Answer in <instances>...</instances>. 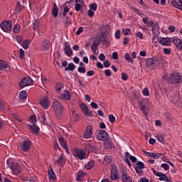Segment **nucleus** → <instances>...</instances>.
I'll list each match as a JSON object with an SVG mask.
<instances>
[{"label":"nucleus","instance_id":"27","mask_svg":"<svg viewBox=\"0 0 182 182\" xmlns=\"http://www.w3.org/2000/svg\"><path fill=\"white\" fill-rule=\"evenodd\" d=\"M28 126L31 129V130L33 132V133H35V134H39V127L36 126V124H33V125H31L28 124Z\"/></svg>","mask_w":182,"mask_h":182},{"label":"nucleus","instance_id":"46","mask_svg":"<svg viewBox=\"0 0 182 182\" xmlns=\"http://www.w3.org/2000/svg\"><path fill=\"white\" fill-rule=\"evenodd\" d=\"M90 10H92L94 11H97V4L94 3L90 5Z\"/></svg>","mask_w":182,"mask_h":182},{"label":"nucleus","instance_id":"3","mask_svg":"<svg viewBox=\"0 0 182 182\" xmlns=\"http://www.w3.org/2000/svg\"><path fill=\"white\" fill-rule=\"evenodd\" d=\"M151 171H153L154 176H156V177H159V181H165V182H171V180L166 173H163L160 171H156L154 168H151Z\"/></svg>","mask_w":182,"mask_h":182},{"label":"nucleus","instance_id":"14","mask_svg":"<svg viewBox=\"0 0 182 182\" xmlns=\"http://www.w3.org/2000/svg\"><path fill=\"white\" fill-rule=\"evenodd\" d=\"M80 107L82 110L85 116H88L89 117H90L93 114L92 111L89 110V107L85 104H81L80 105Z\"/></svg>","mask_w":182,"mask_h":182},{"label":"nucleus","instance_id":"43","mask_svg":"<svg viewBox=\"0 0 182 182\" xmlns=\"http://www.w3.org/2000/svg\"><path fill=\"white\" fill-rule=\"evenodd\" d=\"M135 167H136L138 168H142V169L146 168V166L144 165V163H143L141 161H138L136 163V166H135Z\"/></svg>","mask_w":182,"mask_h":182},{"label":"nucleus","instance_id":"41","mask_svg":"<svg viewBox=\"0 0 182 182\" xmlns=\"http://www.w3.org/2000/svg\"><path fill=\"white\" fill-rule=\"evenodd\" d=\"M75 64H73V63H70L68 64V67H66L65 68V70H75Z\"/></svg>","mask_w":182,"mask_h":182},{"label":"nucleus","instance_id":"53","mask_svg":"<svg viewBox=\"0 0 182 182\" xmlns=\"http://www.w3.org/2000/svg\"><path fill=\"white\" fill-rule=\"evenodd\" d=\"M55 89L57 92H60V90H62V84H60V82L56 83Z\"/></svg>","mask_w":182,"mask_h":182},{"label":"nucleus","instance_id":"29","mask_svg":"<svg viewBox=\"0 0 182 182\" xmlns=\"http://www.w3.org/2000/svg\"><path fill=\"white\" fill-rule=\"evenodd\" d=\"M112 160L113 158H112L111 156H105L104 157L103 164H105V166H107V164H110V163H112Z\"/></svg>","mask_w":182,"mask_h":182},{"label":"nucleus","instance_id":"20","mask_svg":"<svg viewBox=\"0 0 182 182\" xmlns=\"http://www.w3.org/2000/svg\"><path fill=\"white\" fill-rule=\"evenodd\" d=\"M93 136V128L92 126H87L84 134V139H90Z\"/></svg>","mask_w":182,"mask_h":182},{"label":"nucleus","instance_id":"58","mask_svg":"<svg viewBox=\"0 0 182 182\" xmlns=\"http://www.w3.org/2000/svg\"><path fill=\"white\" fill-rule=\"evenodd\" d=\"M16 41L18 42V43H21L22 41H23V38L21 36H16Z\"/></svg>","mask_w":182,"mask_h":182},{"label":"nucleus","instance_id":"51","mask_svg":"<svg viewBox=\"0 0 182 182\" xmlns=\"http://www.w3.org/2000/svg\"><path fill=\"white\" fill-rule=\"evenodd\" d=\"M5 101L4 100H0V110H4L5 109Z\"/></svg>","mask_w":182,"mask_h":182},{"label":"nucleus","instance_id":"34","mask_svg":"<svg viewBox=\"0 0 182 182\" xmlns=\"http://www.w3.org/2000/svg\"><path fill=\"white\" fill-rule=\"evenodd\" d=\"M48 178H50V180H55V178H56V175L55 172H53V169L48 171Z\"/></svg>","mask_w":182,"mask_h":182},{"label":"nucleus","instance_id":"4","mask_svg":"<svg viewBox=\"0 0 182 182\" xmlns=\"http://www.w3.org/2000/svg\"><path fill=\"white\" fill-rule=\"evenodd\" d=\"M74 157H77V159H79V160H85L87 159L86 151L85 149H75L74 150Z\"/></svg>","mask_w":182,"mask_h":182},{"label":"nucleus","instance_id":"9","mask_svg":"<svg viewBox=\"0 0 182 182\" xmlns=\"http://www.w3.org/2000/svg\"><path fill=\"white\" fill-rule=\"evenodd\" d=\"M20 149L22 151H28L31 150V140L27 139L20 144Z\"/></svg>","mask_w":182,"mask_h":182},{"label":"nucleus","instance_id":"17","mask_svg":"<svg viewBox=\"0 0 182 182\" xmlns=\"http://www.w3.org/2000/svg\"><path fill=\"white\" fill-rule=\"evenodd\" d=\"M58 141L60 146L64 149V150H65L66 153L69 154V147H68V142L66 141V139L61 136L58 139Z\"/></svg>","mask_w":182,"mask_h":182},{"label":"nucleus","instance_id":"31","mask_svg":"<svg viewBox=\"0 0 182 182\" xmlns=\"http://www.w3.org/2000/svg\"><path fill=\"white\" fill-rule=\"evenodd\" d=\"M41 22L39 20H35L34 22L33 23V31H39V25Z\"/></svg>","mask_w":182,"mask_h":182},{"label":"nucleus","instance_id":"36","mask_svg":"<svg viewBox=\"0 0 182 182\" xmlns=\"http://www.w3.org/2000/svg\"><path fill=\"white\" fill-rule=\"evenodd\" d=\"M159 29H160V27L159 26V23H156L153 25V27H152L153 33L157 34Z\"/></svg>","mask_w":182,"mask_h":182},{"label":"nucleus","instance_id":"38","mask_svg":"<svg viewBox=\"0 0 182 182\" xmlns=\"http://www.w3.org/2000/svg\"><path fill=\"white\" fill-rule=\"evenodd\" d=\"M124 58H125V60H127V62H129V63H133V62H134L133 58L130 57V54L129 53H125Z\"/></svg>","mask_w":182,"mask_h":182},{"label":"nucleus","instance_id":"52","mask_svg":"<svg viewBox=\"0 0 182 182\" xmlns=\"http://www.w3.org/2000/svg\"><path fill=\"white\" fill-rule=\"evenodd\" d=\"M121 76L122 80H129V75L126 73H122Z\"/></svg>","mask_w":182,"mask_h":182},{"label":"nucleus","instance_id":"56","mask_svg":"<svg viewBox=\"0 0 182 182\" xmlns=\"http://www.w3.org/2000/svg\"><path fill=\"white\" fill-rule=\"evenodd\" d=\"M131 31L132 30L130 28H125L122 31V32H123L124 36H127V35H129V33H130Z\"/></svg>","mask_w":182,"mask_h":182},{"label":"nucleus","instance_id":"64","mask_svg":"<svg viewBox=\"0 0 182 182\" xmlns=\"http://www.w3.org/2000/svg\"><path fill=\"white\" fill-rule=\"evenodd\" d=\"M136 36L139 38V39H143V33L141 32H138L136 34Z\"/></svg>","mask_w":182,"mask_h":182},{"label":"nucleus","instance_id":"18","mask_svg":"<svg viewBox=\"0 0 182 182\" xmlns=\"http://www.w3.org/2000/svg\"><path fill=\"white\" fill-rule=\"evenodd\" d=\"M53 107L56 112L60 113V112H63V105L56 100L53 102Z\"/></svg>","mask_w":182,"mask_h":182},{"label":"nucleus","instance_id":"32","mask_svg":"<svg viewBox=\"0 0 182 182\" xmlns=\"http://www.w3.org/2000/svg\"><path fill=\"white\" fill-rule=\"evenodd\" d=\"M85 167L87 170H92V168L95 167L94 161H89L87 164L85 165Z\"/></svg>","mask_w":182,"mask_h":182},{"label":"nucleus","instance_id":"49","mask_svg":"<svg viewBox=\"0 0 182 182\" xmlns=\"http://www.w3.org/2000/svg\"><path fill=\"white\" fill-rule=\"evenodd\" d=\"M91 50L93 52V53L96 54V51L97 50V44L96 43L92 44Z\"/></svg>","mask_w":182,"mask_h":182},{"label":"nucleus","instance_id":"60","mask_svg":"<svg viewBox=\"0 0 182 182\" xmlns=\"http://www.w3.org/2000/svg\"><path fill=\"white\" fill-rule=\"evenodd\" d=\"M66 21H65V26H69L70 25H72V20L70 18L66 17Z\"/></svg>","mask_w":182,"mask_h":182},{"label":"nucleus","instance_id":"5","mask_svg":"<svg viewBox=\"0 0 182 182\" xmlns=\"http://www.w3.org/2000/svg\"><path fill=\"white\" fill-rule=\"evenodd\" d=\"M9 167L14 176H18V174H21L22 169L21 168V165L17 162H12Z\"/></svg>","mask_w":182,"mask_h":182},{"label":"nucleus","instance_id":"2","mask_svg":"<svg viewBox=\"0 0 182 182\" xmlns=\"http://www.w3.org/2000/svg\"><path fill=\"white\" fill-rule=\"evenodd\" d=\"M0 28L3 32L10 33L12 32V20H4L0 24Z\"/></svg>","mask_w":182,"mask_h":182},{"label":"nucleus","instance_id":"21","mask_svg":"<svg viewBox=\"0 0 182 182\" xmlns=\"http://www.w3.org/2000/svg\"><path fill=\"white\" fill-rule=\"evenodd\" d=\"M76 176V181H82L83 180V177H86L87 176V173L83 171V170H80L78 172L75 173Z\"/></svg>","mask_w":182,"mask_h":182},{"label":"nucleus","instance_id":"1","mask_svg":"<svg viewBox=\"0 0 182 182\" xmlns=\"http://www.w3.org/2000/svg\"><path fill=\"white\" fill-rule=\"evenodd\" d=\"M164 79L170 83V85H177L181 83L182 75H180L177 71L171 73L168 75H164Z\"/></svg>","mask_w":182,"mask_h":182},{"label":"nucleus","instance_id":"16","mask_svg":"<svg viewBox=\"0 0 182 182\" xmlns=\"http://www.w3.org/2000/svg\"><path fill=\"white\" fill-rule=\"evenodd\" d=\"M172 42L178 50H182V40L181 39H180L178 37H175L172 39Z\"/></svg>","mask_w":182,"mask_h":182},{"label":"nucleus","instance_id":"42","mask_svg":"<svg viewBox=\"0 0 182 182\" xmlns=\"http://www.w3.org/2000/svg\"><path fill=\"white\" fill-rule=\"evenodd\" d=\"M29 120L33 124H36V123L38 122V121L36 120V116L35 115L30 116Z\"/></svg>","mask_w":182,"mask_h":182},{"label":"nucleus","instance_id":"19","mask_svg":"<svg viewBox=\"0 0 182 182\" xmlns=\"http://www.w3.org/2000/svg\"><path fill=\"white\" fill-rule=\"evenodd\" d=\"M40 105L43 109H49V97H44L40 100Z\"/></svg>","mask_w":182,"mask_h":182},{"label":"nucleus","instance_id":"50","mask_svg":"<svg viewBox=\"0 0 182 182\" xmlns=\"http://www.w3.org/2000/svg\"><path fill=\"white\" fill-rule=\"evenodd\" d=\"M161 167L164 169L166 171L170 170V166L167 164H162Z\"/></svg>","mask_w":182,"mask_h":182},{"label":"nucleus","instance_id":"7","mask_svg":"<svg viewBox=\"0 0 182 182\" xmlns=\"http://www.w3.org/2000/svg\"><path fill=\"white\" fill-rule=\"evenodd\" d=\"M121 180L123 182H133L132 177L127 175V170L125 168L121 169Z\"/></svg>","mask_w":182,"mask_h":182},{"label":"nucleus","instance_id":"11","mask_svg":"<svg viewBox=\"0 0 182 182\" xmlns=\"http://www.w3.org/2000/svg\"><path fill=\"white\" fill-rule=\"evenodd\" d=\"M147 102L146 100H141L139 102V109L141 110L142 113L145 115L147 116L149 113V109L147 108Z\"/></svg>","mask_w":182,"mask_h":182},{"label":"nucleus","instance_id":"59","mask_svg":"<svg viewBox=\"0 0 182 182\" xmlns=\"http://www.w3.org/2000/svg\"><path fill=\"white\" fill-rule=\"evenodd\" d=\"M69 12V8L68 6H65L63 9V16H66V14Z\"/></svg>","mask_w":182,"mask_h":182},{"label":"nucleus","instance_id":"40","mask_svg":"<svg viewBox=\"0 0 182 182\" xmlns=\"http://www.w3.org/2000/svg\"><path fill=\"white\" fill-rule=\"evenodd\" d=\"M87 149L89 153H93L95 151V145H92L91 144H87Z\"/></svg>","mask_w":182,"mask_h":182},{"label":"nucleus","instance_id":"57","mask_svg":"<svg viewBox=\"0 0 182 182\" xmlns=\"http://www.w3.org/2000/svg\"><path fill=\"white\" fill-rule=\"evenodd\" d=\"M104 73H105V76H108V77L112 76V70H109V69L105 70L104 71Z\"/></svg>","mask_w":182,"mask_h":182},{"label":"nucleus","instance_id":"28","mask_svg":"<svg viewBox=\"0 0 182 182\" xmlns=\"http://www.w3.org/2000/svg\"><path fill=\"white\" fill-rule=\"evenodd\" d=\"M142 21L144 23L147 25L148 28H151V26L154 25V22L153 21V20L149 21V18L147 17H144L142 18Z\"/></svg>","mask_w":182,"mask_h":182},{"label":"nucleus","instance_id":"13","mask_svg":"<svg viewBox=\"0 0 182 182\" xmlns=\"http://www.w3.org/2000/svg\"><path fill=\"white\" fill-rule=\"evenodd\" d=\"M0 70H6V72L11 71V66H9L8 62L0 60Z\"/></svg>","mask_w":182,"mask_h":182},{"label":"nucleus","instance_id":"37","mask_svg":"<svg viewBox=\"0 0 182 182\" xmlns=\"http://www.w3.org/2000/svg\"><path fill=\"white\" fill-rule=\"evenodd\" d=\"M29 45H31V41L25 40L22 43V48L24 49H29Z\"/></svg>","mask_w":182,"mask_h":182},{"label":"nucleus","instance_id":"48","mask_svg":"<svg viewBox=\"0 0 182 182\" xmlns=\"http://www.w3.org/2000/svg\"><path fill=\"white\" fill-rule=\"evenodd\" d=\"M23 56H25V51L23 50V49L20 48L18 53L19 59H23Z\"/></svg>","mask_w":182,"mask_h":182},{"label":"nucleus","instance_id":"24","mask_svg":"<svg viewBox=\"0 0 182 182\" xmlns=\"http://www.w3.org/2000/svg\"><path fill=\"white\" fill-rule=\"evenodd\" d=\"M64 50H65L67 56H69L70 58L73 54L72 49H70V45H69L68 43H65V44Z\"/></svg>","mask_w":182,"mask_h":182},{"label":"nucleus","instance_id":"26","mask_svg":"<svg viewBox=\"0 0 182 182\" xmlns=\"http://www.w3.org/2000/svg\"><path fill=\"white\" fill-rule=\"evenodd\" d=\"M50 48V43L48 40H45L41 45V50L45 51L48 50Z\"/></svg>","mask_w":182,"mask_h":182},{"label":"nucleus","instance_id":"39","mask_svg":"<svg viewBox=\"0 0 182 182\" xmlns=\"http://www.w3.org/2000/svg\"><path fill=\"white\" fill-rule=\"evenodd\" d=\"M13 32L14 33H19L21 32V26L19 24H15L13 28Z\"/></svg>","mask_w":182,"mask_h":182},{"label":"nucleus","instance_id":"63","mask_svg":"<svg viewBox=\"0 0 182 182\" xmlns=\"http://www.w3.org/2000/svg\"><path fill=\"white\" fill-rule=\"evenodd\" d=\"M171 5H172V6H173L174 8H178V2H177V1H172V2H171Z\"/></svg>","mask_w":182,"mask_h":182},{"label":"nucleus","instance_id":"61","mask_svg":"<svg viewBox=\"0 0 182 182\" xmlns=\"http://www.w3.org/2000/svg\"><path fill=\"white\" fill-rule=\"evenodd\" d=\"M164 53H165L166 55H170V53H171V49L164 48Z\"/></svg>","mask_w":182,"mask_h":182},{"label":"nucleus","instance_id":"8","mask_svg":"<svg viewBox=\"0 0 182 182\" xmlns=\"http://www.w3.org/2000/svg\"><path fill=\"white\" fill-rule=\"evenodd\" d=\"M33 83V80L31 77H23L20 82V87H25V86H31Z\"/></svg>","mask_w":182,"mask_h":182},{"label":"nucleus","instance_id":"62","mask_svg":"<svg viewBox=\"0 0 182 182\" xmlns=\"http://www.w3.org/2000/svg\"><path fill=\"white\" fill-rule=\"evenodd\" d=\"M121 36V32L120 30H117L115 33V38L116 39H119Z\"/></svg>","mask_w":182,"mask_h":182},{"label":"nucleus","instance_id":"30","mask_svg":"<svg viewBox=\"0 0 182 182\" xmlns=\"http://www.w3.org/2000/svg\"><path fill=\"white\" fill-rule=\"evenodd\" d=\"M28 97V93L26 92V91L23 90L21 91L19 93V99L21 100H26V98Z\"/></svg>","mask_w":182,"mask_h":182},{"label":"nucleus","instance_id":"12","mask_svg":"<svg viewBox=\"0 0 182 182\" xmlns=\"http://www.w3.org/2000/svg\"><path fill=\"white\" fill-rule=\"evenodd\" d=\"M55 164H57V166H60L61 167H63V166L66 164V159L63 154H61L57 157Z\"/></svg>","mask_w":182,"mask_h":182},{"label":"nucleus","instance_id":"45","mask_svg":"<svg viewBox=\"0 0 182 182\" xmlns=\"http://www.w3.org/2000/svg\"><path fill=\"white\" fill-rule=\"evenodd\" d=\"M75 9L77 11V12H79V11H80L81 8H82V5H80V4L77 3L79 2V0H75Z\"/></svg>","mask_w":182,"mask_h":182},{"label":"nucleus","instance_id":"35","mask_svg":"<svg viewBox=\"0 0 182 182\" xmlns=\"http://www.w3.org/2000/svg\"><path fill=\"white\" fill-rule=\"evenodd\" d=\"M22 11V5L21 4V1H18L15 9V14H19Z\"/></svg>","mask_w":182,"mask_h":182},{"label":"nucleus","instance_id":"23","mask_svg":"<svg viewBox=\"0 0 182 182\" xmlns=\"http://www.w3.org/2000/svg\"><path fill=\"white\" fill-rule=\"evenodd\" d=\"M145 156H147L148 157H152V159H156L157 160L161 156H163V154L145 151Z\"/></svg>","mask_w":182,"mask_h":182},{"label":"nucleus","instance_id":"6","mask_svg":"<svg viewBox=\"0 0 182 182\" xmlns=\"http://www.w3.org/2000/svg\"><path fill=\"white\" fill-rule=\"evenodd\" d=\"M111 180H119V171L117 170V166L114 164L111 165Z\"/></svg>","mask_w":182,"mask_h":182},{"label":"nucleus","instance_id":"44","mask_svg":"<svg viewBox=\"0 0 182 182\" xmlns=\"http://www.w3.org/2000/svg\"><path fill=\"white\" fill-rule=\"evenodd\" d=\"M135 171L136 173L139 174V176H143V173H144V171L141 168H136L135 167Z\"/></svg>","mask_w":182,"mask_h":182},{"label":"nucleus","instance_id":"55","mask_svg":"<svg viewBox=\"0 0 182 182\" xmlns=\"http://www.w3.org/2000/svg\"><path fill=\"white\" fill-rule=\"evenodd\" d=\"M109 120L111 123H114L116 122V117L111 114L109 115Z\"/></svg>","mask_w":182,"mask_h":182},{"label":"nucleus","instance_id":"47","mask_svg":"<svg viewBox=\"0 0 182 182\" xmlns=\"http://www.w3.org/2000/svg\"><path fill=\"white\" fill-rule=\"evenodd\" d=\"M142 94L144 96H150V92H149V88L145 87L142 90Z\"/></svg>","mask_w":182,"mask_h":182},{"label":"nucleus","instance_id":"15","mask_svg":"<svg viewBox=\"0 0 182 182\" xmlns=\"http://www.w3.org/2000/svg\"><path fill=\"white\" fill-rule=\"evenodd\" d=\"M60 100H72V94L68 90H65L59 97Z\"/></svg>","mask_w":182,"mask_h":182},{"label":"nucleus","instance_id":"25","mask_svg":"<svg viewBox=\"0 0 182 182\" xmlns=\"http://www.w3.org/2000/svg\"><path fill=\"white\" fill-rule=\"evenodd\" d=\"M51 12L54 18H58V15H59V8H58L56 3L53 4Z\"/></svg>","mask_w":182,"mask_h":182},{"label":"nucleus","instance_id":"10","mask_svg":"<svg viewBox=\"0 0 182 182\" xmlns=\"http://www.w3.org/2000/svg\"><path fill=\"white\" fill-rule=\"evenodd\" d=\"M97 139L102 141H106L109 139V134L105 130H100L98 134L97 135Z\"/></svg>","mask_w":182,"mask_h":182},{"label":"nucleus","instance_id":"33","mask_svg":"<svg viewBox=\"0 0 182 182\" xmlns=\"http://www.w3.org/2000/svg\"><path fill=\"white\" fill-rule=\"evenodd\" d=\"M146 66L148 68H151V66H154V59L148 58L146 59Z\"/></svg>","mask_w":182,"mask_h":182},{"label":"nucleus","instance_id":"22","mask_svg":"<svg viewBox=\"0 0 182 182\" xmlns=\"http://www.w3.org/2000/svg\"><path fill=\"white\" fill-rule=\"evenodd\" d=\"M159 42L164 46H170L171 45V40L169 38H161Z\"/></svg>","mask_w":182,"mask_h":182},{"label":"nucleus","instance_id":"54","mask_svg":"<svg viewBox=\"0 0 182 182\" xmlns=\"http://www.w3.org/2000/svg\"><path fill=\"white\" fill-rule=\"evenodd\" d=\"M77 71L80 73H86V68H85V67H79L77 68Z\"/></svg>","mask_w":182,"mask_h":182}]
</instances>
